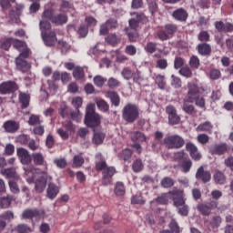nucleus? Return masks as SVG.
Returning a JSON list of instances; mask_svg holds the SVG:
<instances>
[{
	"label": "nucleus",
	"instance_id": "f257e3e1",
	"mask_svg": "<svg viewBox=\"0 0 233 233\" xmlns=\"http://www.w3.org/2000/svg\"><path fill=\"white\" fill-rule=\"evenodd\" d=\"M85 125L89 128H96L101 125V116L96 112L94 104H88L86 108Z\"/></svg>",
	"mask_w": 233,
	"mask_h": 233
},
{
	"label": "nucleus",
	"instance_id": "f03ea898",
	"mask_svg": "<svg viewBox=\"0 0 233 233\" xmlns=\"http://www.w3.org/2000/svg\"><path fill=\"white\" fill-rule=\"evenodd\" d=\"M122 118L130 125L136 123L139 118V106L127 103L122 109Z\"/></svg>",
	"mask_w": 233,
	"mask_h": 233
},
{
	"label": "nucleus",
	"instance_id": "7ed1b4c3",
	"mask_svg": "<svg viewBox=\"0 0 233 233\" xmlns=\"http://www.w3.org/2000/svg\"><path fill=\"white\" fill-rule=\"evenodd\" d=\"M42 19L51 21V23L56 26H62V25H66V23H68V16L66 15L63 13L56 15L52 9H46L43 12Z\"/></svg>",
	"mask_w": 233,
	"mask_h": 233
},
{
	"label": "nucleus",
	"instance_id": "20e7f679",
	"mask_svg": "<svg viewBox=\"0 0 233 233\" xmlns=\"http://www.w3.org/2000/svg\"><path fill=\"white\" fill-rule=\"evenodd\" d=\"M163 145L168 148V150H179L185 147V138L179 135H169L164 137Z\"/></svg>",
	"mask_w": 233,
	"mask_h": 233
},
{
	"label": "nucleus",
	"instance_id": "39448f33",
	"mask_svg": "<svg viewBox=\"0 0 233 233\" xmlns=\"http://www.w3.org/2000/svg\"><path fill=\"white\" fill-rule=\"evenodd\" d=\"M194 92L196 94L194 103L197 106H199V108H205V97L199 96V94H201V89L199 88V86L198 85V82H188L187 83V92Z\"/></svg>",
	"mask_w": 233,
	"mask_h": 233
},
{
	"label": "nucleus",
	"instance_id": "423d86ee",
	"mask_svg": "<svg viewBox=\"0 0 233 233\" xmlns=\"http://www.w3.org/2000/svg\"><path fill=\"white\" fill-rule=\"evenodd\" d=\"M219 205V202L216 200H208L206 202L198 203L197 209L202 216H210L212 210H216Z\"/></svg>",
	"mask_w": 233,
	"mask_h": 233
},
{
	"label": "nucleus",
	"instance_id": "0eeeda50",
	"mask_svg": "<svg viewBox=\"0 0 233 233\" xmlns=\"http://www.w3.org/2000/svg\"><path fill=\"white\" fill-rule=\"evenodd\" d=\"M45 209L43 208H25L22 212V219H43L45 218Z\"/></svg>",
	"mask_w": 233,
	"mask_h": 233
},
{
	"label": "nucleus",
	"instance_id": "6e6552de",
	"mask_svg": "<svg viewBox=\"0 0 233 233\" xmlns=\"http://www.w3.org/2000/svg\"><path fill=\"white\" fill-rule=\"evenodd\" d=\"M117 174V169L114 166H108L106 169L102 171L101 184L103 187H108L112 185L114 181V176Z\"/></svg>",
	"mask_w": 233,
	"mask_h": 233
},
{
	"label": "nucleus",
	"instance_id": "1a4fd4ad",
	"mask_svg": "<svg viewBox=\"0 0 233 233\" xmlns=\"http://www.w3.org/2000/svg\"><path fill=\"white\" fill-rule=\"evenodd\" d=\"M196 99V93L195 91L190 90L187 93V96L184 99L183 105H182V110L186 114H188L189 116H192L194 114V110H196V107L194 105L190 103H194V100Z\"/></svg>",
	"mask_w": 233,
	"mask_h": 233
},
{
	"label": "nucleus",
	"instance_id": "9d476101",
	"mask_svg": "<svg viewBox=\"0 0 233 233\" xmlns=\"http://www.w3.org/2000/svg\"><path fill=\"white\" fill-rule=\"evenodd\" d=\"M131 15H136L128 21L129 28L134 30V32L139 27V23H142V25L148 23V18L143 13H133Z\"/></svg>",
	"mask_w": 233,
	"mask_h": 233
},
{
	"label": "nucleus",
	"instance_id": "9b49d317",
	"mask_svg": "<svg viewBox=\"0 0 233 233\" xmlns=\"http://www.w3.org/2000/svg\"><path fill=\"white\" fill-rule=\"evenodd\" d=\"M172 196L173 205L177 208L185 205V192L181 189H173L168 192Z\"/></svg>",
	"mask_w": 233,
	"mask_h": 233
},
{
	"label": "nucleus",
	"instance_id": "f8f14e48",
	"mask_svg": "<svg viewBox=\"0 0 233 233\" xmlns=\"http://www.w3.org/2000/svg\"><path fill=\"white\" fill-rule=\"evenodd\" d=\"M40 175L41 176L35 181V188L39 194L45 192V188H46V181H48V173L46 171L41 172Z\"/></svg>",
	"mask_w": 233,
	"mask_h": 233
},
{
	"label": "nucleus",
	"instance_id": "ddd939ff",
	"mask_svg": "<svg viewBox=\"0 0 233 233\" xmlns=\"http://www.w3.org/2000/svg\"><path fill=\"white\" fill-rule=\"evenodd\" d=\"M166 113L168 115L169 125H179L181 117L177 115L176 106L169 105L166 107Z\"/></svg>",
	"mask_w": 233,
	"mask_h": 233
},
{
	"label": "nucleus",
	"instance_id": "4468645a",
	"mask_svg": "<svg viewBox=\"0 0 233 233\" xmlns=\"http://www.w3.org/2000/svg\"><path fill=\"white\" fill-rule=\"evenodd\" d=\"M16 156L22 165H30L32 163V155H30L26 148L17 147Z\"/></svg>",
	"mask_w": 233,
	"mask_h": 233
},
{
	"label": "nucleus",
	"instance_id": "2eb2a0df",
	"mask_svg": "<svg viewBox=\"0 0 233 233\" xmlns=\"http://www.w3.org/2000/svg\"><path fill=\"white\" fill-rule=\"evenodd\" d=\"M214 26L219 34H232L233 32V23L230 22L216 21Z\"/></svg>",
	"mask_w": 233,
	"mask_h": 233
},
{
	"label": "nucleus",
	"instance_id": "dca6fc26",
	"mask_svg": "<svg viewBox=\"0 0 233 233\" xmlns=\"http://www.w3.org/2000/svg\"><path fill=\"white\" fill-rule=\"evenodd\" d=\"M228 144L227 143L215 144L210 147L209 153L211 156H223V154L228 152Z\"/></svg>",
	"mask_w": 233,
	"mask_h": 233
},
{
	"label": "nucleus",
	"instance_id": "f3484780",
	"mask_svg": "<svg viewBox=\"0 0 233 233\" xmlns=\"http://www.w3.org/2000/svg\"><path fill=\"white\" fill-rule=\"evenodd\" d=\"M41 35L46 46H54L57 43V35H56L54 30H50Z\"/></svg>",
	"mask_w": 233,
	"mask_h": 233
},
{
	"label": "nucleus",
	"instance_id": "a211bd4d",
	"mask_svg": "<svg viewBox=\"0 0 233 233\" xmlns=\"http://www.w3.org/2000/svg\"><path fill=\"white\" fill-rule=\"evenodd\" d=\"M196 179L198 181H202V183H208L210 179H212V175L210 174V171H206L205 167L201 166L196 173Z\"/></svg>",
	"mask_w": 233,
	"mask_h": 233
},
{
	"label": "nucleus",
	"instance_id": "6ab92c4d",
	"mask_svg": "<svg viewBox=\"0 0 233 233\" xmlns=\"http://www.w3.org/2000/svg\"><path fill=\"white\" fill-rule=\"evenodd\" d=\"M172 17L175 21H178L179 23H187V19H188V12H187L185 8L179 7L173 11Z\"/></svg>",
	"mask_w": 233,
	"mask_h": 233
},
{
	"label": "nucleus",
	"instance_id": "aec40b11",
	"mask_svg": "<svg viewBox=\"0 0 233 233\" xmlns=\"http://www.w3.org/2000/svg\"><path fill=\"white\" fill-rule=\"evenodd\" d=\"M31 161H33L34 165H36V167H46V168L48 167V163L41 152L32 153Z\"/></svg>",
	"mask_w": 233,
	"mask_h": 233
},
{
	"label": "nucleus",
	"instance_id": "412c9836",
	"mask_svg": "<svg viewBox=\"0 0 233 233\" xmlns=\"http://www.w3.org/2000/svg\"><path fill=\"white\" fill-rule=\"evenodd\" d=\"M16 86L14 81L4 82L0 85V94H12L15 92Z\"/></svg>",
	"mask_w": 233,
	"mask_h": 233
},
{
	"label": "nucleus",
	"instance_id": "4be33fe9",
	"mask_svg": "<svg viewBox=\"0 0 233 233\" xmlns=\"http://www.w3.org/2000/svg\"><path fill=\"white\" fill-rule=\"evenodd\" d=\"M96 159L95 163V170H96V172H103L105 169L108 168V164L103 155H96Z\"/></svg>",
	"mask_w": 233,
	"mask_h": 233
},
{
	"label": "nucleus",
	"instance_id": "5701e85b",
	"mask_svg": "<svg viewBox=\"0 0 233 233\" xmlns=\"http://www.w3.org/2000/svg\"><path fill=\"white\" fill-rule=\"evenodd\" d=\"M3 127L8 134H14L19 130V124L14 120H7L4 123Z\"/></svg>",
	"mask_w": 233,
	"mask_h": 233
},
{
	"label": "nucleus",
	"instance_id": "b1692460",
	"mask_svg": "<svg viewBox=\"0 0 233 233\" xmlns=\"http://www.w3.org/2000/svg\"><path fill=\"white\" fill-rule=\"evenodd\" d=\"M129 137L133 143H145L147 141V136L141 131H133Z\"/></svg>",
	"mask_w": 233,
	"mask_h": 233
},
{
	"label": "nucleus",
	"instance_id": "393cba45",
	"mask_svg": "<svg viewBox=\"0 0 233 233\" xmlns=\"http://www.w3.org/2000/svg\"><path fill=\"white\" fill-rule=\"evenodd\" d=\"M0 174L6 177V179H19V175L15 172V167L11 168H2Z\"/></svg>",
	"mask_w": 233,
	"mask_h": 233
},
{
	"label": "nucleus",
	"instance_id": "a878e982",
	"mask_svg": "<svg viewBox=\"0 0 233 233\" xmlns=\"http://www.w3.org/2000/svg\"><path fill=\"white\" fill-rule=\"evenodd\" d=\"M57 194H59V187L54 183H49L46 196L49 199H56L57 198Z\"/></svg>",
	"mask_w": 233,
	"mask_h": 233
},
{
	"label": "nucleus",
	"instance_id": "bb28decb",
	"mask_svg": "<svg viewBox=\"0 0 233 233\" xmlns=\"http://www.w3.org/2000/svg\"><path fill=\"white\" fill-rule=\"evenodd\" d=\"M197 50L200 56H210L212 53V47L209 44L200 43L197 46Z\"/></svg>",
	"mask_w": 233,
	"mask_h": 233
},
{
	"label": "nucleus",
	"instance_id": "cd10ccee",
	"mask_svg": "<svg viewBox=\"0 0 233 233\" xmlns=\"http://www.w3.org/2000/svg\"><path fill=\"white\" fill-rule=\"evenodd\" d=\"M213 129L214 125L210 121L200 123L197 127L198 132H207V134H211Z\"/></svg>",
	"mask_w": 233,
	"mask_h": 233
},
{
	"label": "nucleus",
	"instance_id": "c85d7f7f",
	"mask_svg": "<svg viewBox=\"0 0 233 233\" xmlns=\"http://www.w3.org/2000/svg\"><path fill=\"white\" fill-rule=\"evenodd\" d=\"M19 102L22 105V108H28L30 106V95L20 92L18 95Z\"/></svg>",
	"mask_w": 233,
	"mask_h": 233
},
{
	"label": "nucleus",
	"instance_id": "c756f323",
	"mask_svg": "<svg viewBox=\"0 0 233 233\" xmlns=\"http://www.w3.org/2000/svg\"><path fill=\"white\" fill-rule=\"evenodd\" d=\"M107 96L109 97L112 105L114 106H119L121 105V97L116 91H110L107 93Z\"/></svg>",
	"mask_w": 233,
	"mask_h": 233
},
{
	"label": "nucleus",
	"instance_id": "7c9ffc66",
	"mask_svg": "<svg viewBox=\"0 0 233 233\" xmlns=\"http://www.w3.org/2000/svg\"><path fill=\"white\" fill-rule=\"evenodd\" d=\"M114 192L116 196H118V197L125 196V194H127V188L125 187V183L121 181H117L115 184Z\"/></svg>",
	"mask_w": 233,
	"mask_h": 233
},
{
	"label": "nucleus",
	"instance_id": "2f4dec72",
	"mask_svg": "<svg viewBox=\"0 0 233 233\" xmlns=\"http://www.w3.org/2000/svg\"><path fill=\"white\" fill-rule=\"evenodd\" d=\"M15 65L16 68H18L20 72H28L30 68V64H28L25 59H16Z\"/></svg>",
	"mask_w": 233,
	"mask_h": 233
},
{
	"label": "nucleus",
	"instance_id": "473e14b6",
	"mask_svg": "<svg viewBox=\"0 0 233 233\" xmlns=\"http://www.w3.org/2000/svg\"><path fill=\"white\" fill-rule=\"evenodd\" d=\"M12 201H14V196L12 195H7L6 197L0 198L1 208H8V207L12 205Z\"/></svg>",
	"mask_w": 233,
	"mask_h": 233
},
{
	"label": "nucleus",
	"instance_id": "72a5a7b5",
	"mask_svg": "<svg viewBox=\"0 0 233 233\" xmlns=\"http://www.w3.org/2000/svg\"><path fill=\"white\" fill-rule=\"evenodd\" d=\"M214 181L215 183H217V185H225L227 177H225V174H223V172L216 170L214 174Z\"/></svg>",
	"mask_w": 233,
	"mask_h": 233
},
{
	"label": "nucleus",
	"instance_id": "f704fd0d",
	"mask_svg": "<svg viewBox=\"0 0 233 233\" xmlns=\"http://www.w3.org/2000/svg\"><path fill=\"white\" fill-rule=\"evenodd\" d=\"M223 219L221 218V216L217 215L214 216L213 218H211L210 221H209V227H211V228H213V230L219 228V227H221V223H222Z\"/></svg>",
	"mask_w": 233,
	"mask_h": 233
},
{
	"label": "nucleus",
	"instance_id": "c9c22d12",
	"mask_svg": "<svg viewBox=\"0 0 233 233\" xmlns=\"http://www.w3.org/2000/svg\"><path fill=\"white\" fill-rule=\"evenodd\" d=\"M143 168H145V165L143 164V160L140 158L136 159L132 164V170L136 174L142 172Z\"/></svg>",
	"mask_w": 233,
	"mask_h": 233
},
{
	"label": "nucleus",
	"instance_id": "e433bc0d",
	"mask_svg": "<svg viewBox=\"0 0 233 233\" xmlns=\"http://www.w3.org/2000/svg\"><path fill=\"white\" fill-rule=\"evenodd\" d=\"M180 168H182V172H184V174H188L192 168V160L185 158L180 164Z\"/></svg>",
	"mask_w": 233,
	"mask_h": 233
},
{
	"label": "nucleus",
	"instance_id": "4c0bfd02",
	"mask_svg": "<svg viewBox=\"0 0 233 233\" xmlns=\"http://www.w3.org/2000/svg\"><path fill=\"white\" fill-rule=\"evenodd\" d=\"M118 157L123 161H128L132 157V149L125 148L118 153Z\"/></svg>",
	"mask_w": 233,
	"mask_h": 233
},
{
	"label": "nucleus",
	"instance_id": "58836bf2",
	"mask_svg": "<svg viewBox=\"0 0 233 233\" xmlns=\"http://www.w3.org/2000/svg\"><path fill=\"white\" fill-rule=\"evenodd\" d=\"M85 165V158L80 155H76L73 157V168H81Z\"/></svg>",
	"mask_w": 233,
	"mask_h": 233
},
{
	"label": "nucleus",
	"instance_id": "ea45409f",
	"mask_svg": "<svg viewBox=\"0 0 233 233\" xmlns=\"http://www.w3.org/2000/svg\"><path fill=\"white\" fill-rule=\"evenodd\" d=\"M40 30H41V35L46 34L48 30L52 29V24L48 22V20H41L39 23Z\"/></svg>",
	"mask_w": 233,
	"mask_h": 233
},
{
	"label": "nucleus",
	"instance_id": "a19ab883",
	"mask_svg": "<svg viewBox=\"0 0 233 233\" xmlns=\"http://www.w3.org/2000/svg\"><path fill=\"white\" fill-rule=\"evenodd\" d=\"M103 141H105V133L96 132L93 136V143L95 145H103Z\"/></svg>",
	"mask_w": 233,
	"mask_h": 233
},
{
	"label": "nucleus",
	"instance_id": "79ce46f5",
	"mask_svg": "<svg viewBox=\"0 0 233 233\" xmlns=\"http://www.w3.org/2000/svg\"><path fill=\"white\" fill-rule=\"evenodd\" d=\"M164 30L169 37H173V35L177 32V25L174 24H167L165 25Z\"/></svg>",
	"mask_w": 233,
	"mask_h": 233
},
{
	"label": "nucleus",
	"instance_id": "37998d69",
	"mask_svg": "<svg viewBox=\"0 0 233 233\" xmlns=\"http://www.w3.org/2000/svg\"><path fill=\"white\" fill-rule=\"evenodd\" d=\"M96 106L101 110V112H108L110 110V106L105 99H99L96 101Z\"/></svg>",
	"mask_w": 233,
	"mask_h": 233
},
{
	"label": "nucleus",
	"instance_id": "c03bdc74",
	"mask_svg": "<svg viewBox=\"0 0 233 233\" xmlns=\"http://www.w3.org/2000/svg\"><path fill=\"white\" fill-rule=\"evenodd\" d=\"M156 85H157L160 90H165V86H167V82L165 81V76L157 75L155 80Z\"/></svg>",
	"mask_w": 233,
	"mask_h": 233
},
{
	"label": "nucleus",
	"instance_id": "a18cd8bd",
	"mask_svg": "<svg viewBox=\"0 0 233 233\" xmlns=\"http://www.w3.org/2000/svg\"><path fill=\"white\" fill-rule=\"evenodd\" d=\"M198 39L200 43H208V41H210V34L208 31H201L198 35Z\"/></svg>",
	"mask_w": 233,
	"mask_h": 233
},
{
	"label": "nucleus",
	"instance_id": "49530a36",
	"mask_svg": "<svg viewBox=\"0 0 233 233\" xmlns=\"http://www.w3.org/2000/svg\"><path fill=\"white\" fill-rule=\"evenodd\" d=\"M121 76L124 77V79H126L127 81H130V79H132V77H134V71H132V69L128 68V67H125L122 72H121Z\"/></svg>",
	"mask_w": 233,
	"mask_h": 233
},
{
	"label": "nucleus",
	"instance_id": "de8ad7c7",
	"mask_svg": "<svg viewBox=\"0 0 233 233\" xmlns=\"http://www.w3.org/2000/svg\"><path fill=\"white\" fill-rule=\"evenodd\" d=\"M174 185V179L170 177H166L161 180V186L163 188H172V186Z\"/></svg>",
	"mask_w": 233,
	"mask_h": 233
},
{
	"label": "nucleus",
	"instance_id": "09e8293b",
	"mask_svg": "<svg viewBox=\"0 0 233 233\" xmlns=\"http://www.w3.org/2000/svg\"><path fill=\"white\" fill-rule=\"evenodd\" d=\"M54 164L56 165L57 168H66L68 162L66 161V158L61 157L56 158Z\"/></svg>",
	"mask_w": 233,
	"mask_h": 233
},
{
	"label": "nucleus",
	"instance_id": "8fccbe9b",
	"mask_svg": "<svg viewBox=\"0 0 233 233\" xmlns=\"http://www.w3.org/2000/svg\"><path fill=\"white\" fill-rule=\"evenodd\" d=\"M75 79H83L85 77V70L82 67H76L73 71Z\"/></svg>",
	"mask_w": 233,
	"mask_h": 233
},
{
	"label": "nucleus",
	"instance_id": "3c124183",
	"mask_svg": "<svg viewBox=\"0 0 233 233\" xmlns=\"http://www.w3.org/2000/svg\"><path fill=\"white\" fill-rule=\"evenodd\" d=\"M8 185H9L10 192H12V194H19V192H21V189H19V186L15 181L9 180Z\"/></svg>",
	"mask_w": 233,
	"mask_h": 233
},
{
	"label": "nucleus",
	"instance_id": "603ef678",
	"mask_svg": "<svg viewBox=\"0 0 233 233\" xmlns=\"http://www.w3.org/2000/svg\"><path fill=\"white\" fill-rule=\"evenodd\" d=\"M211 198L208 200L209 201H216L217 203L218 202V199H220V198H223V192H221L220 190L215 189L213 191H211Z\"/></svg>",
	"mask_w": 233,
	"mask_h": 233
},
{
	"label": "nucleus",
	"instance_id": "864d4df0",
	"mask_svg": "<svg viewBox=\"0 0 233 233\" xmlns=\"http://www.w3.org/2000/svg\"><path fill=\"white\" fill-rule=\"evenodd\" d=\"M146 52L148 54H154L156 50H157V44L153 42H148L147 46H145Z\"/></svg>",
	"mask_w": 233,
	"mask_h": 233
},
{
	"label": "nucleus",
	"instance_id": "5fc2aeb1",
	"mask_svg": "<svg viewBox=\"0 0 233 233\" xmlns=\"http://www.w3.org/2000/svg\"><path fill=\"white\" fill-rule=\"evenodd\" d=\"M72 105L76 110H79L83 106V98L81 96H76L72 100Z\"/></svg>",
	"mask_w": 233,
	"mask_h": 233
},
{
	"label": "nucleus",
	"instance_id": "6e6d98bb",
	"mask_svg": "<svg viewBox=\"0 0 233 233\" xmlns=\"http://www.w3.org/2000/svg\"><path fill=\"white\" fill-rule=\"evenodd\" d=\"M157 37L160 41H168V39H170L169 35H167V31L165 29L159 30L157 33Z\"/></svg>",
	"mask_w": 233,
	"mask_h": 233
},
{
	"label": "nucleus",
	"instance_id": "4d7b16f0",
	"mask_svg": "<svg viewBox=\"0 0 233 233\" xmlns=\"http://www.w3.org/2000/svg\"><path fill=\"white\" fill-rule=\"evenodd\" d=\"M170 231L173 233H180L179 225L176 221V219H172L169 223Z\"/></svg>",
	"mask_w": 233,
	"mask_h": 233
},
{
	"label": "nucleus",
	"instance_id": "13d9d810",
	"mask_svg": "<svg viewBox=\"0 0 233 233\" xmlns=\"http://www.w3.org/2000/svg\"><path fill=\"white\" fill-rule=\"evenodd\" d=\"M197 139H198V143H200L201 145H207V143H208V141H210V137L207 134H199L197 137Z\"/></svg>",
	"mask_w": 233,
	"mask_h": 233
},
{
	"label": "nucleus",
	"instance_id": "bf43d9fd",
	"mask_svg": "<svg viewBox=\"0 0 233 233\" xmlns=\"http://www.w3.org/2000/svg\"><path fill=\"white\" fill-rule=\"evenodd\" d=\"M17 143H20V145H28V142L30 141V137L27 135H19L16 137Z\"/></svg>",
	"mask_w": 233,
	"mask_h": 233
},
{
	"label": "nucleus",
	"instance_id": "052dcab7",
	"mask_svg": "<svg viewBox=\"0 0 233 233\" xmlns=\"http://www.w3.org/2000/svg\"><path fill=\"white\" fill-rule=\"evenodd\" d=\"M180 76L184 77H192V71L189 67L184 66L179 69Z\"/></svg>",
	"mask_w": 233,
	"mask_h": 233
},
{
	"label": "nucleus",
	"instance_id": "680f3d73",
	"mask_svg": "<svg viewBox=\"0 0 233 233\" xmlns=\"http://www.w3.org/2000/svg\"><path fill=\"white\" fill-rule=\"evenodd\" d=\"M12 41H14L12 38H6L5 40H2L1 48H3V50H9L10 46H12Z\"/></svg>",
	"mask_w": 233,
	"mask_h": 233
},
{
	"label": "nucleus",
	"instance_id": "e2e57ef3",
	"mask_svg": "<svg viewBox=\"0 0 233 233\" xmlns=\"http://www.w3.org/2000/svg\"><path fill=\"white\" fill-rule=\"evenodd\" d=\"M77 34L78 35H80V37H85L86 35H88V25H80V27L78 28Z\"/></svg>",
	"mask_w": 233,
	"mask_h": 233
},
{
	"label": "nucleus",
	"instance_id": "0e129e2a",
	"mask_svg": "<svg viewBox=\"0 0 233 233\" xmlns=\"http://www.w3.org/2000/svg\"><path fill=\"white\" fill-rule=\"evenodd\" d=\"M210 79H213V81H216L221 77V71L218 69H211L210 70Z\"/></svg>",
	"mask_w": 233,
	"mask_h": 233
},
{
	"label": "nucleus",
	"instance_id": "69168bd1",
	"mask_svg": "<svg viewBox=\"0 0 233 233\" xmlns=\"http://www.w3.org/2000/svg\"><path fill=\"white\" fill-rule=\"evenodd\" d=\"M186 150L189 152V154H194V152H198V147L192 142H187L186 144Z\"/></svg>",
	"mask_w": 233,
	"mask_h": 233
},
{
	"label": "nucleus",
	"instance_id": "338daca9",
	"mask_svg": "<svg viewBox=\"0 0 233 233\" xmlns=\"http://www.w3.org/2000/svg\"><path fill=\"white\" fill-rule=\"evenodd\" d=\"M17 232L19 233H28L30 232V227L26 224H19L16 228Z\"/></svg>",
	"mask_w": 233,
	"mask_h": 233
},
{
	"label": "nucleus",
	"instance_id": "774afa93",
	"mask_svg": "<svg viewBox=\"0 0 233 233\" xmlns=\"http://www.w3.org/2000/svg\"><path fill=\"white\" fill-rule=\"evenodd\" d=\"M174 159L175 161H185L187 159L185 157V151H177L174 154Z\"/></svg>",
	"mask_w": 233,
	"mask_h": 233
}]
</instances>
